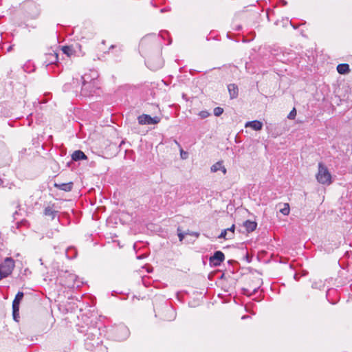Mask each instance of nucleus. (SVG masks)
<instances>
[{"label": "nucleus", "mask_w": 352, "mask_h": 352, "mask_svg": "<svg viewBox=\"0 0 352 352\" xmlns=\"http://www.w3.org/2000/svg\"><path fill=\"white\" fill-rule=\"evenodd\" d=\"M100 329L95 327H89L85 333L86 339L85 344L88 350H91L93 347L98 346L101 342L100 340Z\"/></svg>", "instance_id": "f257e3e1"}, {"label": "nucleus", "mask_w": 352, "mask_h": 352, "mask_svg": "<svg viewBox=\"0 0 352 352\" xmlns=\"http://www.w3.org/2000/svg\"><path fill=\"white\" fill-rule=\"evenodd\" d=\"M317 181L322 184H330L331 175L327 168L321 162L318 164V172L316 175Z\"/></svg>", "instance_id": "f03ea898"}, {"label": "nucleus", "mask_w": 352, "mask_h": 352, "mask_svg": "<svg viewBox=\"0 0 352 352\" xmlns=\"http://www.w3.org/2000/svg\"><path fill=\"white\" fill-rule=\"evenodd\" d=\"M14 267V260L10 257H7L0 265V280L8 277L12 273Z\"/></svg>", "instance_id": "7ed1b4c3"}, {"label": "nucleus", "mask_w": 352, "mask_h": 352, "mask_svg": "<svg viewBox=\"0 0 352 352\" xmlns=\"http://www.w3.org/2000/svg\"><path fill=\"white\" fill-rule=\"evenodd\" d=\"M77 276L72 273H69L68 272H62L59 274V279L60 283L68 288L74 287L76 286V280Z\"/></svg>", "instance_id": "20e7f679"}, {"label": "nucleus", "mask_w": 352, "mask_h": 352, "mask_svg": "<svg viewBox=\"0 0 352 352\" xmlns=\"http://www.w3.org/2000/svg\"><path fill=\"white\" fill-rule=\"evenodd\" d=\"M115 338L118 341L126 340L129 336V330L125 325L121 324L113 330Z\"/></svg>", "instance_id": "39448f33"}, {"label": "nucleus", "mask_w": 352, "mask_h": 352, "mask_svg": "<svg viewBox=\"0 0 352 352\" xmlns=\"http://www.w3.org/2000/svg\"><path fill=\"white\" fill-rule=\"evenodd\" d=\"M97 88V82H89V83L82 82L80 91V95L85 97L91 96Z\"/></svg>", "instance_id": "423d86ee"}, {"label": "nucleus", "mask_w": 352, "mask_h": 352, "mask_svg": "<svg viewBox=\"0 0 352 352\" xmlns=\"http://www.w3.org/2000/svg\"><path fill=\"white\" fill-rule=\"evenodd\" d=\"M225 260V255L221 251H216L209 258L210 267H216L220 266Z\"/></svg>", "instance_id": "0eeeda50"}, {"label": "nucleus", "mask_w": 352, "mask_h": 352, "mask_svg": "<svg viewBox=\"0 0 352 352\" xmlns=\"http://www.w3.org/2000/svg\"><path fill=\"white\" fill-rule=\"evenodd\" d=\"M140 124H155L160 122V118L157 116L151 117L147 114H142L138 118Z\"/></svg>", "instance_id": "6e6552de"}, {"label": "nucleus", "mask_w": 352, "mask_h": 352, "mask_svg": "<svg viewBox=\"0 0 352 352\" xmlns=\"http://www.w3.org/2000/svg\"><path fill=\"white\" fill-rule=\"evenodd\" d=\"M45 56L46 60L45 61V63L46 65L55 64L58 62V54L55 52L47 54Z\"/></svg>", "instance_id": "1a4fd4ad"}, {"label": "nucleus", "mask_w": 352, "mask_h": 352, "mask_svg": "<svg viewBox=\"0 0 352 352\" xmlns=\"http://www.w3.org/2000/svg\"><path fill=\"white\" fill-rule=\"evenodd\" d=\"M97 74L95 72H91V74H85L81 76L82 83H89V82H96Z\"/></svg>", "instance_id": "9d476101"}, {"label": "nucleus", "mask_w": 352, "mask_h": 352, "mask_svg": "<svg viewBox=\"0 0 352 352\" xmlns=\"http://www.w3.org/2000/svg\"><path fill=\"white\" fill-rule=\"evenodd\" d=\"M54 186L61 190L65 192H69L73 188V182L62 183V184H54Z\"/></svg>", "instance_id": "9b49d317"}, {"label": "nucleus", "mask_w": 352, "mask_h": 352, "mask_svg": "<svg viewBox=\"0 0 352 352\" xmlns=\"http://www.w3.org/2000/svg\"><path fill=\"white\" fill-rule=\"evenodd\" d=\"M245 127L250 126L255 131H259V130L262 129L263 123L258 120H253V121H250V122H246L245 124Z\"/></svg>", "instance_id": "f8f14e48"}, {"label": "nucleus", "mask_w": 352, "mask_h": 352, "mask_svg": "<svg viewBox=\"0 0 352 352\" xmlns=\"http://www.w3.org/2000/svg\"><path fill=\"white\" fill-rule=\"evenodd\" d=\"M228 89L230 94V97L231 99H234L237 98L239 89L238 87L235 84H230L228 85Z\"/></svg>", "instance_id": "ddd939ff"}, {"label": "nucleus", "mask_w": 352, "mask_h": 352, "mask_svg": "<svg viewBox=\"0 0 352 352\" xmlns=\"http://www.w3.org/2000/svg\"><path fill=\"white\" fill-rule=\"evenodd\" d=\"M72 159L74 161H79L81 160H86V155L80 150L75 151L72 155Z\"/></svg>", "instance_id": "4468645a"}, {"label": "nucleus", "mask_w": 352, "mask_h": 352, "mask_svg": "<svg viewBox=\"0 0 352 352\" xmlns=\"http://www.w3.org/2000/svg\"><path fill=\"white\" fill-rule=\"evenodd\" d=\"M63 52L67 56L71 57L76 52L74 45H65L62 47Z\"/></svg>", "instance_id": "2eb2a0df"}, {"label": "nucleus", "mask_w": 352, "mask_h": 352, "mask_svg": "<svg viewBox=\"0 0 352 352\" xmlns=\"http://www.w3.org/2000/svg\"><path fill=\"white\" fill-rule=\"evenodd\" d=\"M243 226L248 232H250L256 230L257 223L255 221L247 220L243 223Z\"/></svg>", "instance_id": "dca6fc26"}, {"label": "nucleus", "mask_w": 352, "mask_h": 352, "mask_svg": "<svg viewBox=\"0 0 352 352\" xmlns=\"http://www.w3.org/2000/svg\"><path fill=\"white\" fill-rule=\"evenodd\" d=\"M337 71L340 74H346L350 72L349 65L346 63L339 64L337 66Z\"/></svg>", "instance_id": "f3484780"}, {"label": "nucleus", "mask_w": 352, "mask_h": 352, "mask_svg": "<svg viewBox=\"0 0 352 352\" xmlns=\"http://www.w3.org/2000/svg\"><path fill=\"white\" fill-rule=\"evenodd\" d=\"M58 211L53 210L50 206H47L44 209V214L45 216L50 217L52 219H54L56 214Z\"/></svg>", "instance_id": "a211bd4d"}, {"label": "nucleus", "mask_w": 352, "mask_h": 352, "mask_svg": "<svg viewBox=\"0 0 352 352\" xmlns=\"http://www.w3.org/2000/svg\"><path fill=\"white\" fill-rule=\"evenodd\" d=\"M65 255L69 259H74L77 256V251L74 248H68L65 251Z\"/></svg>", "instance_id": "6ab92c4d"}, {"label": "nucleus", "mask_w": 352, "mask_h": 352, "mask_svg": "<svg viewBox=\"0 0 352 352\" xmlns=\"http://www.w3.org/2000/svg\"><path fill=\"white\" fill-rule=\"evenodd\" d=\"M24 294L22 292H19L12 302V307H19L20 302L23 299Z\"/></svg>", "instance_id": "aec40b11"}, {"label": "nucleus", "mask_w": 352, "mask_h": 352, "mask_svg": "<svg viewBox=\"0 0 352 352\" xmlns=\"http://www.w3.org/2000/svg\"><path fill=\"white\" fill-rule=\"evenodd\" d=\"M210 169L211 171L214 173L220 170V169H223V174L226 173V168L223 166L221 162H218L215 163L214 165L211 166Z\"/></svg>", "instance_id": "412c9836"}, {"label": "nucleus", "mask_w": 352, "mask_h": 352, "mask_svg": "<svg viewBox=\"0 0 352 352\" xmlns=\"http://www.w3.org/2000/svg\"><path fill=\"white\" fill-rule=\"evenodd\" d=\"M12 316L13 319L18 322L19 318V307H12Z\"/></svg>", "instance_id": "4be33fe9"}, {"label": "nucleus", "mask_w": 352, "mask_h": 352, "mask_svg": "<svg viewBox=\"0 0 352 352\" xmlns=\"http://www.w3.org/2000/svg\"><path fill=\"white\" fill-rule=\"evenodd\" d=\"M280 212L284 215H288L289 213V206L288 204H285L284 207L280 209Z\"/></svg>", "instance_id": "5701e85b"}, {"label": "nucleus", "mask_w": 352, "mask_h": 352, "mask_svg": "<svg viewBox=\"0 0 352 352\" xmlns=\"http://www.w3.org/2000/svg\"><path fill=\"white\" fill-rule=\"evenodd\" d=\"M177 230L179 239L180 241H182L184 239L185 235L188 234V232H182L180 227H178Z\"/></svg>", "instance_id": "b1692460"}, {"label": "nucleus", "mask_w": 352, "mask_h": 352, "mask_svg": "<svg viewBox=\"0 0 352 352\" xmlns=\"http://www.w3.org/2000/svg\"><path fill=\"white\" fill-rule=\"evenodd\" d=\"M213 113L215 116H220L223 113V109L219 107H215Z\"/></svg>", "instance_id": "393cba45"}, {"label": "nucleus", "mask_w": 352, "mask_h": 352, "mask_svg": "<svg viewBox=\"0 0 352 352\" xmlns=\"http://www.w3.org/2000/svg\"><path fill=\"white\" fill-rule=\"evenodd\" d=\"M230 233H228V230H223L221 231L220 235L218 236L219 239H228V234Z\"/></svg>", "instance_id": "a878e982"}, {"label": "nucleus", "mask_w": 352, "mask_h": 352, "mask_svg": "<svg viewBox=\"0 0 352 352\" xmlns=\"http://www.w3.org/2000/svg\"><path fill=\"white\" fill-rule=\"evenodd\" d=\"M235 226L233 224L230 228H227L226 230H228V239H232L234 236V232Z\"/></svg>", "instance_id": "bb28decb"}, {"label": "nucleus", "mask_w": 352, "mask_h": 352, "mask_svg": "<svg viewBox=\"0 0 352 352\" xmlns=\"http://www.w3.org/2000/svg\"><path fill=\"white\" fill-rule=\"evenodd\" d=\"M296 116V110L294 108L288 114L287 118L289 120H294Z\"/></svg>", "instance_id": "cd10ccee"}, {"label": "nucleus", "mask_w": 352, "mask_h": 352, "mask_svg": "<svg viewBox=\"0 0 352 352\" xmlns=\"http://www.w3.org/2000/svg\"><path fill=\"white\" fill-rule=\"evenodd\" d=\"M199 116L201 118L204 119L210 116V113L207 111H201L199 113Z\"/></svg>", "instance_id": "c85d7f7f"}, {"label": "nucleus", "mask_w": 352, "mask_h": 352, "mask_svg": "<svg viewBox=\"0 0 352 352\" xmlns=\"http://www.w3.org/2000/svg\"><path fill=\"white\" fill-rule=\"evenodd\" d=\"M258 288H255V289H254V290H253L252 293L249 294V293H248V289H243V294H245V295H252V294H255V293L258 291Z\"/></svg>", "instance_id": "c756f323"}, {"label": "nucleus", "mask_w": 352, "mask_h": 352, "mask_svg": "<svg viewBox=\"0 0 352 352\" xmlns=\"http://www.w3.org/2000/svg\"><path fill=\"white\" fill-rule=\"evenodd\" d=\"M162 67V63H159V64L156 66H151V69H153V70H157L159 68H161Z\"/></svg>", "instance_id": "7c9ffc66"}, {"label": "nucleus", "mask_w": 352, "mask_h": 352, "mask_svg": "<svg viewBox=\"0 0 352 352\" xmlns=\"http://www.w3.org/2000/svg\"><path fill=\"white\" fill-rule=\"evenodd\" d=\"M180 155H181V157L182 159H186L187 157L188 153L184 151L182 149H181Z\"/></svg>", "instance_id": "2f4dec72"}, {"label": "nucleus", "mask_w": 352, "mask_h": 352, "mask_svg": "<svg viewBox=\"0 0 352 352\" xmlns=\"http://www.w3.org/2000/svg\"><path fill=\"white\" fill-rule=\"evenodd\" d=\"M186 232H188V234H190V235H192V236H195L196 237H198L199 234L197 233V232H190L189 230H188Z\"/></svg>", "instance_id": "473e14b6"}, {"label": "nucleus", "mask_w": 352, "mask_h": 352, "mask_svg": "<svg viewBox=\"0 0 352 352\" xmlns=\"http://www.w3.org/2000/svg\"><path fill=\"white\" fill-rule=\"evenodd\" d=\"M234 29L235 30H236V31H239V30H240L241 29V25H236V27H235V28H234Z\"/></svg>", "instance_id": "72a5a7b5"}, {"label": "nucleus", "mask_w": 352, "mask_h": 352, "mask_svg": "<svg viewBox=\"0 0 352 352\" xmlns=\"http://www.w3.org/2000/svg\"><path fill=\"white\" fill-rule=\"evenodd\" d=\"M249 317H250L249 316L245 315V316H242V317H241V319H242V320H245V319L248 318Z\"/></svg>", "instance_id": "f704fd0d"}, {"label": "nucleus", "mask_w": 352, "mask_h": 352, "mask_svg": "<svg viewBox=\"0 0 352 352\" xmlns=\"http://www.w3.org/2000/svg\"><path fill=\"white\" fill-rule=\"evenodd\" d=\"M19 213L17 211H16L14 214H13V217L14 218V219H16V215H17Z\"/></svg>", "instance_id": "c9c22d12"}, {"label": "nucleus", "mask_w": 352, "mask_h": 352, "mask_svg": "<svg viewBox=\"0 0 352 352\" xmlns=\"http://www.w3.org/2000/svg\"><path fill=\"white\" fill-rule=\"evenodd\" d=\"M12 49V46H10L8 48V51L10 52L11 51Z\"/></svg>", "instance_id": "e433bc0d"}, {"label": "nucleus", "mask_w": 352, "mask_h": 352, "mask_svg": "<svg viewBox=\"0 0 352 352\" xmlns=\"http://www.w3.org/2000/svg\"><path fill=\"white\" fill-rule=\"evenodd\" d=\"M168 311H173V310L170 309V308H168Z\"/></svg>", "instance_id": "4c0bfd02"}, {"label": "nucleus", "mask_w": 352, "mask_h": 352, "mask_svg": "<svg viewBox=\"0 0 352 352\" xmlns=\"http://www.w3.org/2000/svg\"><path fill=\"white\" fill-rule=\"evenodd\" d=\"M294 278H295V279H297V274H295V275H294Z\"/></svg>", "instance_id": "58836bf2"}, {"label": "nucleus", "mask_w": 352, "mask_h": 352, "mask_svg": "<svg viewBox=\"0 0 352 352\" xmlns=\"http://www.w3.org/2000/svg\"><path fill=\"white\" fill-rule=\"evenodd\" d=\"M223 276H224V274H222V275H221V278H223Z\"/></svg>", "instance_id": "ea45409f"}, {"label": "nucleus", "mask_w": 352, "mask_h": 352, "mask_svg": "<svg viewBox=\"0 0 352 352\" xmlns=\"http://www.w3.org/2000/svg\"><path fill=\"white\" fill-rule=\"evenodd\" d=\"M2 184V181L1 179H0V185Z\"/></svg>", "instance_id": "a19ab883"}, {"label": "nucleus", "mask_w": 352, "mask_h": 352, "mask_svg": "<svg viewBox=\"0 0 352 352\" xmlns=\"http://www.w3.org/2000/svg\"><path fill=\"white\" fill-rule=\"evenodd\" d=\"M351 173H352V166H351Z\"/></svg>", "instance_id": "79ce46f5"}]
</instances>
